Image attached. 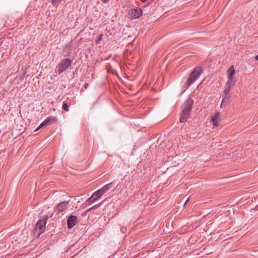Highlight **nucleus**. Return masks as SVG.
Wrapping results in <instances>:
<instances>
[{
    "instance_id": "0eeeda50",
    "label": "nucleus",
    "mask_w": 258,
    "mask_h": 258,
    "mask_svg": "<svg viewBox=\"0 0 258 258\" xmlns=\"http://www.w3.org/2000/svg\"><path fill=\"white\" fill-rule=\"evenodd\" d=\"M128 14L131 19H136L139 18L142 14V11L140 8H136L131 10Z\"/></svg>"
},
{
    "instance_id": "6e6552de",
    "label": "nucleus",
    "mask_w": 258,
    "mask_h": 258,
    "mask_svg": "<svg viewBox=\"0 0 258 258\" xmlns=\"http://www.w3.org/2000/svg\"><path fill=\"white\" fill-rule=\"evenodd\" d=\"M220 120V113L219 112H215L211 118V122L213 123V125L214 126H218Z\"/></svg>"
},
{
    "instance_id": "aec40b11",
    "label": "nucleus",
    "mask_w": 258,
    "mask_h": 258,
    "mask_svg": "<svg viewBox=\"0 0 258 258\" xmlns=\"http://www.w3.org/2000/svg\"><path fill=\"white\" fill-rule=\"evenodd\" d=\"M188 200H189V198L186 200V202H185V204H186V203L188 202Z\"/></svg>"
},
{
    "instance_id": "a211bd4d",
    "label": "nucleus",
    "mask_w": 258,
    "mask_h": 258,
    "mask_svg": "<svg viewBox=\"0 0 258 258\" xmlns=\"http://www.w3.org/2000/svg\"><path fill=\"white\" fill-rule=\"evenodd\" d=\"M102 1H103L104 3H105L108 0H101Z\"/></svg>"
},
{
    "instance_id": "9d476101",
    "label": "nucleus",
    "mask_w": 258,
    "mask_h": 258,
    "mask_svg": "<svg viewBox=\"0 0 258 258\" xmlns=\"http://www.w3.org/2000/svg\"><path fill=\"white\" fill-rule=\"evenodd\" d=\"M46 223V219H43L38 221L37 223V227L40 229V233L44 232L45 228Z\"/></svg>"
},
{
    "instance_id": "7ed1b4c3",
    "label": "nucleus",
    "mask_w": 258,
    "mask_h": 258,
    "mask_svg": "<svg viewBox=\"0 0 258 258\" xmlns=\"http://www.w3.org/2000/svg\"><path fill=\"white\" fill-rule=\"evenodd\" d=\"M202 71V69L201 67H197L194 69L186 82V85L187 86H189L196 81V80L200 76Z\"/></svg>"
},
{
    "instance_id": "20e7f679",
    "label": "nucleus",
    "mask_w": 258,
    "mask_h": 258,
    "mask_svg": "<svg viewBox=\"0 0 258 258\" xmlns=\"http://www.w3.org/2000/svg\"><path fill=\"white\" fill-rule=\"evenodd\" d=\"M72 64V61L69 59H62L61 62L56 67V69L59 74L62 73L67 69L69 68Z\"/></svg>"
},
{
    "instance_id": "6ab92c4d",
    "label": "nucleus",
    "mask_w": 258,
    "mask_h": 258,
    "mask_svg": "<svg viewBox=\"0 0 258 258\" xmlns=\"http://www.w3.org/2000/svg\"><path fill=\"white\" fill-rule=\"evenodd\" d=\"M143 3L145 2L147 0H141Z\"/></svg>"
},
{
    "instance_id": "9b49d317",
    "label": "nucleus",
    "mask_w": 258,
    "mask_h": 258,
    "mask_svg": "<svg viewBox=\"0 0 258 258\" xmlns=\"http://www.w3.org/2000/svg\"><path fill=\"white\" fill-rule=\"evenodd\" d=\"M68 202H61L58 204L57 206V209L59 212L63 211L67 208L68 205Z\"/></svg>"
},
{
    "instance_id": "f257e3e1",
    "label": "nucleus",
    "mask_w": 258,
    "mask_h": 258,
    "mask_svg": "<svg viewBox=\"0 0 258 258\" xmlns=\"http://www.w3.org/2000/svg\"><path fill=\"white\" fill-rule=\"evenodd\" d=\"M235 74V70L233 66H231L227 71V81L225 85L224 93L226 95L228 94L230 92V89L233 86L235 83L236 80L234 79Z\"/></svg>"
},
{
    "instance_id": "423d86ee",
    "label": "nucleus",
    "mask_w": 258,
    "mask_h": 258,
    "mask_svg": "<svg viewBox=\"0 0 258 258\" xmlns=\"http://www.w3.org/2000/svg\"><path fill=\"white\" fill-rule=\"evenodd\" d=\"M190 110L191 107L189 106H186L185 108L182 110L180 118V121L181 122H184L187 120V119L189 115Z\"/></svg>"
},
{
    "instance_id": "f8f14e48",
    "label": "nucleus",
    "mask_w": 258,
    "mask_h": 258,
    "mask_svg": "<svg viewBox=\"0 0 258 258\" xmlns=\"http://www.w3.org/2000/svg\"><path fill=\"white\" fill-rule=\"evenodd\" d=\"M101 205V203L99 204H97V205H95V206H94L92 207L91 208H89V209L87 210V211H91V210H93V209H96V208H98V207H99Z\"/></svg>"
},
{
    "instance_id": "ddd939ff",
    "label": "nucleus",
    "mask_w": 258,
    "mask_h": 258,
    "mask_svg": "<svg viewBox=\"0 0 258 258\" xmlns=\"http://www.w3.org/2000/svg\"><path fill=\"white\" fill-rule=\"evenodd\" d=\"M62 108L66 111H69V106L66 103H64L62 105Z\"/></svg>"
},
{
    "instance_id": "f3484780",
    "label": "nucleus",
    "mask_w": 258,
    "mask_h": 258,
    "mask_svg": "<svg viewBox=\"0 0 258 258\" xmlns=\"http://www.w3.org/2000/svg\"><path fill=\"white\" fill-rule=\"evenodd\" d=\"M255 59L258 60V54L255 56Z\"/></svg>"
},
{
    "instance_id": "dca6fc26",
    "label": "nucleus",
    "mask_w": 258,
    "mask_h": 258,
    "mask_svg": "<svg viewBox=\"0 0 258 258\" xmlns=\"http://www.w3.org/2000/svg\"><path fill=\"white\" fill-rule=\"evenodd\" d=\"M88 86H89V84H88V83H87V84H86L85 85V87L86 88H87L88 87Z\"/></svg>"
},
{
    "instance_id": "f03ea898",
    "label": "nucleus",
    "mask_w": 258,
    "mask_h": 258,
    "mask_svg": "<svg viewBox=\"0 0 258 258\" xmlns=\"http://www.w3.org/2000/svg\"><path fill=\"white\" fill-rule=\"evenodd\" d=\"M109 184L106 185L105 186L101 188L100 189L98 190L97 191L95 192L92 195V196L87 200V202L92 203L94 202L98 199H99L103 194L106 192L109 189Z\"/></svg>"
},
{
    "instance_id": "39448f33",
    "label": "nucleus",
    "mask_w": 258,
    "mask_h": 258,
    "mask_svg": "<svg viewBox=\"0 0 258 258\" xmlns=\"http://www.w3.org/2000/svg\"><path fill=\"white\" fill-rule=\"evenodd\" d=\"M56 121V117L54 116H49L40 124V125L35 130V132H36L44 126L54 123Z\"/></svg>"
},
{
    "instance_id": "1a4fd4ad",
    "label": "nucleus",
    "mask_w": 258,
    "mask_h": 258,
    "mask_svg": "<svg viewBox=\"0 0 258 258\" xmlns=\"http://www.w3.org/2000/svg\"><path fill=\"white\" fill-rule=\"evenodd\" d=\"M77 222V217L75 216H71L68 219V226L69 228L74 227Z\"/></svg>"
},
{
    "instance_id": "4468645a",
    "label": "nucleus",
    "mask_w": 258,
    "mask_h": 258,
    "mask_svg": "<svg viewBox=\"0 0 258 258\" xmlns=\"http://www.w3.org/2000/svg\"><path fill=\"white\" fill-rule=\"evenodd\" d=\"M103 36L102 34H100L99 37L96 40V42L97 43H99V42L102 40V37Z\"/></svg>"
},
{
    "instance_id": "2eb2a0df",
    "label": "nucleus",
    "mask_w": 258,
    "mask_h": 258,
    "mask_svg": "<svg viewBox=\"0 0 258 258\" xmlns=\"http://www.w3.org/2000/svg\"><path fill=\"white\" fill-rule=\"evenodd\" d=\"M59 0H52V3L53 5H55L56 3L58 2Z\"/></svg>"
}]
</instances>
